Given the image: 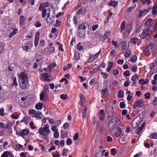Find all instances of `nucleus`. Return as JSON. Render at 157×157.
<instances>
[{
    "mask_svg": "<svg viewBox=\"0 0 157 157\" xmlns=\"http://www.w3.org/2000/svg\"><path fill=\"white\" fill-rule=\"evenodd\" d=\"M18 80L20 87L23 90L26 89L28 84L27 74L24 72H21L19 75Z\"/></svg>",
    "mask_w": 157,
    "mask_h": 157,
    "instance_id": "1",
    "label": "nucleus"
},
{
    "mask_svg": "<svg viewBox=\"0 0 157 157\" xmlns=\"http://www.w3.org/2000/svg\"><path fill=\"white\" fill-rule=\"evenodd\" d=\"M49 125L46 124L43 128L41 127L39 129V133L40 135H42V138L46 140L48 139V134L50 133Z\"/></svg>",
    "mask_w": 157,
    "mask_h": 157,
    "instance_id": "2",
    "label": "nucleus"
},
{
    "mask_svg": "<svg viewBox=\"0 0 157 157\" xmlns=\"http://www.w3.org/2000/svg\"><path fill=\"white\" fill-rule=\"evenodd\" d=\"M156 50L154 45L152 44H149L148 46L145 48L144 50V54L147 56L150 55Z\"/></svg>",
    "mask_w": 157,
    "mask_h": 157,
    "instance_id": "3",
    "label": "nucleus"
},
{
    "mask_svg": "<svg viewBox=\"0 0 157 157\" xmlns=\"http://www.w3.org/2000/svg\"><path fill=\"white\" fill-rule=\"evenodd\" d=\"M33 43L31 41H27L22 44V48L26 51H28L33 47Z\"/></svg>",
    "mask_w": 157,
    "mask_h": 157,
    "instance_id": "4",
    "label": "nucleus"
},
{
    "mask_svg": "<svg viewBox=\"0 0 157 157\" xmlns=\"http://www.w3.org/2000/svg\"><path fill=\"white\" fill-rule=\"evenodd\" d=\"M106 112L108 114V118L110 120L113 117L114 114V111L113 108L111 106H109L107 109Z\"/></svg>",
    "mask_w": 157,
    "mask_h": 157,
    "instance_id": "5",
    "label": "nucleus"
},
{
    "mask_svg": "<svg viewBox=\"0 0 157 157\" xmlns=\"http://www.w3.org/2000/svg\"><path fill=\"white\" fill-rule=\"evenodd\" d=\"M142 120L140 117L138 116H136L132 121V124L133 127L134 128L137 127L141 122Z\"/></svg>",
    "mask_w": 157,
    "mask_h": 157,
    "instance_id": "6",
    "label": "nucleus"
},
{
    "mask_svg": "<svg viewBox=\"0 0 157 157\" xmlns=\"http://www.w3.org/2000/svg\"><path fill=\"white\" fill-rule=\"evenodd\" d=\"M51 10V9L50 8H48L47 10L48 13L47 14L48 17L47 18H49L50 20L52 21L55 18V12L53 11H52V13H51L50 12ZM46 20L47 21V19H46Z\"/></svg>",
    "mask_w": 157,
    "mask_h": 157,
    "instance_id": "7",
    "label": "nucleus"
},
{
    "mask_svg": "<svg viewBox=\"0 0 157 157\" xmlns=\"http://www.w3.org/2000/svg\"><path fill=\"white\" fill-rule=\"evenodd\" d=\"M143 104V102L142 101L140 100L138 101L133 105L132 106V108L133 109H135L137 107H139L140 108L142 106Z\"/></svg>",
    "mask_w": 157,
    "mask_h": 157,
    "instance_id": "8",
    "label": "nucleus"
},
{
    "mask_svg": "<svg viewBox=\"0 0 157 157\" xmlns=\"http://www.w3.org/2000/svg\"><path fill=\"white\" fill-rule=\"evenodd\" d=\"M150 30L149 28H145L143 30L141 35L143 36L144 37H146L150 33Z\"/></svg>",
    "mask_w": 157,
    "mask_h": 157,
    "instance_id": "9",
    "label": "nucleus"
},
{
    "mask_svg": "<svg viewBox=\"0 0 157 157\" xmlns=\"http://www.w3.org/2000/svg\"><path fill=\"white\" fill-rule=\"evenodd\" d=\"M116 125L115 123L112 121L110 122L108 125V129L110 131H112L114 128L115 126Z\"/></svg>",
    "mask_w": 157,
    "mask_h": 157,
    "instance_id": "10",
    "label": "nucleus"
},
{
    "mask_svg": "<svg viewBox=\"0 0 157 157\" xmlns=\"http://www.w3.org/2000/svg\"><path fill=\"white\" fill-rule=\"evenodd\" d=\"M29 130H28L24 129L21 132L19 133V135L21 137L23 136L27 135L29 133Z\"/></svg>",
    "mask_w": 157,
    "mask_h": 157,
    "instance_id": "11",
    "label": "nucleus"
},
{
    "mask_svg": "<svg viewBox=\"0 0 157 157\" xmlns=\"http://www.w3.org/2000/svg\"><path fill=\"white\" fill-rule=\"evenodd\" d=\"M88 23H83L81 25H80L79 26V29L80 30H85L87 27L88 26Z\"/></svg>",
    "mask_w": 157,
    "mask_h": 157,
    "instance_id": "12",
    "label": "nucleus"
},
{
    "mask_svg": "<svg viewBox=\"0 0 157 157\" xmlns=\"http://www.w3.org/2000/svg\"><path fill=\"white\" fill-rule=\"evenodd\" d=\"M146 12L147 11L145 9L144 10H140L139 11V13L138 16V18H140L142 16L145 15L147 13Z\"/></svg>",
    "mask_w": 157,
    "mask_h": 157,
    "instance_id": "13",
    "label": "nucleus"
},
{
    "mask_svg": "<svg viewBox=\"0 0 157 157\" xmlns=\"http://www.w3.org/2000/svg\"><path fill=\"white\" fill-rule=\"evenodd\" d=\"M129 44V42L128 41H125L123 43L121 48L122 51H123L127 47Z\"/></svg>",
    "mask_w": 157,
    "mask_h": 157,
    "instance_id": "14",
    "label": "nucleus"
},
{
    "mask_svg": "<svg viewBox=\"0 0 157 157\" xmlns=\"http://www.w3.org/2000/svg\"><path fill=\"white\" fill-rule=\"evenodd\" d=\"M48 74H47L46 73H44L43 74L42 76L43 78V79H42V78H41V80H46L48 82L51 81L50 79L47 78L48 77Z\"/></svg>",
    "mask_w": 157,
    "mask_h": 157,
    "instance_id": "15",
    "label": "nucleus"
},
{
    "mask_svg": "<svg viewBox=\"0 0 157 157\" xmlns=\"http://www.w3.org/2000/svg\"><path fill=\"white\" fill-rule=\"evenodd\" d=\"M149 81V80L148 79H142L139 80V82L140 84L143 85L145 84H147L148 82Z\"/></svg>",
    "mask_w": 157,
    "mask_h": 157,
    "instance_id": "16",
    "label": "nucleus"
},
{
    "mask_svg": "<svg viewBox=\"0 0 157 157\" xmlns=\"http://www.w3.org/2000/svg\"><path fill=\"white\" fill-rule=\"evenodd\" d=\"M118 2L116 1H111L109 3V5L111 6H113L114 7H115L117 5Z\"/></svg>",
    "mask_w": 157,
    "mask_h": 157,
    "instance_id": "17",
    "label": "nucleus"
},
{
    "mask_svg": "<svg viewBox=\"0 0 157 157\" xmlns=\"http://www.w3.org/2000/svg\"><path fill=\"white\" fill-rule=\"evenodd\" d=\"M80 30L79 29L78 30V35L80 37L82 38L85 36V31Z\"/></svg>",
    "mask_w": 157,
    "mask_h": 157,
    "instance_id": "18",
    "label": "nucleus"
},
{
    "mask_svg": "<svg viewBox=\"0 0 157 157\" xmlns=\"http://www.w3.org/2000/svg\"><path fill=\"white\" fill-rule=\"evenodd\" d=\"M113 63L112 62H109L108 64V67L106 71L108 72H109L110 71L111 68L113 67Z\"/></svg>",
    "mask_w": 157,
    "mask_h": 157,
    "instance_id": "19",
    "label": "nucleus"
},
{
    "mask_svg": "<svg viewBox=\"0 0 157 157\" xmlns=\"http://www.w3.org/2000/svg\"><path fill=\"white\" fill-rule=\"evenodd\" d=\"M55 50L54 47H50L47 48V52L48 54H50L53 52Z\"/></svg>",
    "mask_w": 157,
    "mask_h": 157,
    "instance_id": "20",
    "label": "nucleus"
},
{
    "mask_svg": "<svg viewBox=\"0 0 157 157\" xmlns=\"http://www.w3.org/2000/svg\"><path fill=\"white\" fill-rule=\"evenodd\" d=\"M31 63L30 61L29 60L26 59L24 61L23 64L26 67H29Z\"/></svg>",
    "mask_w": 157,
    "mask_h": 157,
    "instance_id": "21",
    "label": "nucleus"
},
{
    "mask_svg": "<svg viewBox=\"0 0 157 157\" xmlns=\"http://www.w3.org/2000/svg\"><path fill=\"white\" fill-rule=\"evenodd\" d=\"M138 41V39L135 37L132 38L130 40V43L132 44H136Z\"/></svg>",
    "mask_w": 157,
    "mask_h": 157,
    "instance_id": "22",
    "label": "nucleus"
},
{
    "mask_svg": "<svg viewBox=\"0 0 157 157\" xmlns=\"http://www.w3.org/2000/svg\"><path fill=\"white\" fill-rule=\"evenodd\" d=\"M43 106V104L42 103H38L36 104L35 108L37 109L40 110L42 108Z\"/></svg>",
    "mask_w": 157,
    "mask_h": 157,
    "instance_id": "23",
    "label": "nucleus"
},
{
    "mask_svg": "<svg viewBox=\"0 0 157 157\" xmlns=\"http://www.w3.org/2000/svg\"><path fill=\"white\" fill-rule=\"evenodd\" d=\"M152 13L154 15H156L157 13V5L156 4L153 7Z\"/></svg>",
    "mask_w": 157,
    "mask_h": 157,
    "instance_id": "24",
    "label": "nucleus"
},
{
    "mask_svg": "<svg viewBox=\"0 0 157 157\" xmlns=\"http://www.w3.org/2000/svg\"><path fill=\"white\" fill-rule=\"evenodd\" d=\"M99 69V67H96L94 68L92 70H91L90 73V75L92 76L94 74L96 73L98 69Z\"/></svg>",
    "mask_w": 157,
    "mask_h": 157,
    "instance_id": "25",
    "label": "nucleus"
},
{
    "mask_svg": "<svg viewBox=\"0 0 157 157\" xmlns=\"http://www.w3.org/2000/svg\"><path fill=\"white\" fill-rule=\"evenodd\" d=\"M118 94L117 96L118 98H122L124 96V92L122 90H119Z\"/></svg>",
    "mask_w": 157,
    "mask_h": 157,
    "instance_id": "26",
    "label": "nucleus"
},
{
    "mask_svg": "<svg viewBox=\"0 0 157 157\" xmlns=\"http://www.w3.org/2000/svg\"><path fill=\"white\" fill-rule=\"evenodd\" d=\"M17 30L16 29H14L13 32L10 33L9 36V37L10 38L12 37L17 33Z\"/></svg>",
    "mask_w": 157,
    "mask_h": 157,
    "instance_id": "27",
    "label": "nucleus"
},
{
    "mask_svg": "<svg viewBox=\"0 0 157 157\" xmlns=\"http://www.w3.org/2000/svg\"><path fill=\"white\" fill-rule=\"evenodd\" d=\"M131 51L130 50H127L124 54V56L126 57H128L130 55Z\"/></svg>",
    "mask_w": 157,
    "mask_h": 157,
    "instance_id": "28",
    "label": "nucleus"
},
{
    "mask_svg": "<svg viewBox=\"0 0 157 157\" xmlns=\"http://www.w3.org/2000/svg\"><path fill=\"white\" fill-rule=\"evenodd\" d=\"M151 139H157V133L156 132L151 133L150 136Z\"/></svg>",
    "mask_w": 157,
    "mask_h": 157,
    "instance_id": "29",
    "label": "nucleus"
},
{
    "mask_svg": "<svg viewBox=\"0 0 157 157\" xmlns=\"http://www.w3.org/2000/svg\"><path fill=\"white\" fill-rule=\"evenodd\" d=\"M47 10L46 9L44 8L42 11V16L44 18L47 15L48 13H47Z\"/></svg>",
    "mask_w": 157,
    "mask_h": 157,
    "instance_id": "30",
    "label": "nucleus"
},
{
    "mask_svg": "<svg viewBox=\"0 0 157 157\" xmlns=\"http://www.w3.org/2000/svg\"><path fill=\"white\" fill-rule=\"evenodd\" d=\"M80 54L78 52H75V53L74 58L75 60H78L79 59Z\"/></svg>",
    "mask_w": 157,
    "mask_h": 157,
    "instance_id": "31",
    "label": "nucleus"
},
{
    "mask_svg": "<svg viewBox=\"0 0 157 157\" xmlns=\"http://www.w3.org/2000/svg\"><path fill=\"white\" fill-rule=\"evenodd\" d=\"M113 121H115V123L117 125V124H118L119 123H121V120L119 119L117 117H115L113 119Z\"/></svg>",
    "mask_w": 157,
    "mask_h": 157,
    "instance_id": "32",
    "label": "nucleus"
},
{
    "mask_svg": "<svg viewBox=\"0 0 157 157\" xmlns=\"http://www.w3.org/2000/svg\"><path fill=\"white\" fill-rule=\"evenodd\" d=\"M25 21V18L24 17L23 15L21 16L20 18V24L21 25H22L23 23Z\"/></svg>",
    "mask_w": 157,
    "mask_h": 157,
    "instance_id": "33",
    "label": "nucleus"
},
{
    "mask_svg": "<svg viewBox=\"0 0 157 157\" xmlns=\"http://www.w3.org/2000/svg\"><path fill=\"white\" fill-rule=\"evenodd\" d=\"M41 114V113L40 111H36L35 113H34V115L33 116L35 117L36 118H41V117L39 116L40 114Z\"/></svg>",
    "mask_w": 157,
    "mask_h": 157,
    "instance_id": "34",
    "label": "nucleus"
},
{
    "mask_svg": "<svg viewBox=\"0 0 157 157\" xmlns=\"http://www.w3.org/2000/svg\"><path fill=\"white\" fill-rule=\"evenodd\" d=\"M139 79V77L136 75H133L131 78L132 82H136Z\"/></svg>",
    "mask_w": 157,
    "mask_h": 157,
    "instance_id": "35",
    "label": "nucleus"
},
{
    "mask_svg": "<svg viewBox=\"0 0 157 157\" xmlns=\"http://www.w3.org/2000/svg\"><path fill=\"white\" fill-rule=\"evenodd\" d=\"M110 86V83L109 84V86H106V88H105L104 89L102 90L101 91V93L102 94H104L105 93L107 92V89Z\"/></svg>",
    "mask_w": 157,
    "mask_h": 157,
    "instance_id": "36",
    "label": "nucleus"
},
{
    "mask_svg": "<svg viewBox=\"0 0 157 157\" xmlns=\"http://www.w3.org/2000/svg\"><path fill=\"white\" fill-rule=\"evenodd\" d=\"M125 23L126 22L124 21H122L121 25V32H122L123 29H124L125 27Z\"/></svg>",
    "mask_w": 157,
    "mask_h": 157,
    "instance_id": "37",
    "label": "nucleus"
},
{
    "mask_svg": "<svg viewBox=\"0 0 157 157\" xmlns=\"http://www.w3.org/2000/svg\"><path fill=\"white\" fill-rule=\"evenodd\" d=\"M60 98L61 99L63 100H65L68 98V96L66 94H62L60 95Z\"/></svg>",
    "mask_w": 157,
    "mask_h": 157,
    "instance_id": "38",
    "label": "nucleus"
},
{
    "mask_svg": "<svg viewBox=\"0 0 157 157\" xmlns=\"http://www.w3.org/2000/svg\"><path fill=\"white\" fill-rule=\"evenodd\" d=\"M103 128V126L101 124H98L97 127V130L99 132H101Z\"/></svg>",
    "mask_w": 157,
    "mask_h": 157,
    "instance_id": "39",
    "label": "nucleus"
},
{
    "mask_svg": "<svg viewBox=\"0 0 157 157\" xmlns=\"http://www.w3.org/2000/svg\"><path fill=\"white\" fill-rule=\"evenodd\" d=\"M111 154L114 156L116 154V150L115 148H113L111 149Z\"/></svg>",
    "mask_w": 157,
    "mask_h": 157,
    "instance_id": "40",
    "label": "nucleus"
},
{
    "mask_svg": "<svg viewBox=\"0 0 157 157\" xmlns=\"http://www.w3.org/2000/svg\"><path fill=\"white\" fill-rule=\"evenodd\" d=\"M110 32L109 31L106 32L104 34L103 37L104 38V39H106L110 35Z\"/></svg>",
    "mask_w": 157,
    "mask_h": 157,
    "instance_id": "41",
    "label": "nucleus"
},
{
    "mask_svg": "<svg viewBox=\"0 0 157 157\" xmlns=\"http://www.w3.org/2000/svg\"><path fill=\"white\" fill-rule=\"evenodd\" d=\"M125 104L124 102H121L120 103L119 106L120 108L123 109L125 107Z\"/></svg>",
    "mask_w": 157,
    "mask_h": 157,
    "instance_id": "42",
    "label": "nucleus"
},
{
    "mask_svg": "<svg viewBox=\"0 0 157 157\" xmlns=\"http://www.w3.org/2000/svg\"><path fill=\"white\" fill-rule=\"evenodd\" d=\"M95 59H94L93 56H90V57L89 58L88 61L90 63V62H91L93 61Z\"/></svg>",
    "mask_w": 157,
    "mask_h": 157,
    "instance_id": "43",
    "label": "nucleus"
},
{
    "mask_svg": "<svg viewBox=\"0 0 157 157\" xmlns=\"http://www.w3.org/2000/svg\"><path fill=\"white\" fill-rule=\"evenodd\" d=\"M34 25L37 27H40L41 26V24L39 21H37L35 22Z\"/></svg>",
    "mask_w": 157,
    "mask_h": 157,
    "instance_id": "44",
    "label": "nucleus"
},
{
    "mask_svg": "<svg viewBox=\"0 0 157 157\" xmlns=\"http://www.w3.org/2000/svg\"><path fill=\"white\" fill-rule=\"evenodd\" d=\"M54 136L56 138H58L59 137V133L58 131L54 132Z\"/></svg>",
    "mask_w": 157,
    "mask_h": 157,
    "instance_id": "45",
    "label": "nucleus"
},
{
    "mask_svg": "<svg viewBox=\"0 0 157 157\" xmlns=\"http://www.w3.org/2000/svg\"><path fill=\"white\" fill-rule=\"evenodd\" d=\"M44 92H42L40 94V99L41 101L43 100L44 99Z\"/></svg>",
    "mask_w": 157,
    "mask_h": 157,
    "instance_id": "46",
    "label": "nucleus"
},
{
    "mask_svg": "<svg viewBox=\"0 0 157 157\" xmlns=\"http://www.w3.org/2000/svg\"><path fill=\"white\" fill-rule=\"evenodd\" d=\"M77 48L78 50L80 51L82 50L83 48L81 45L80 43H79L78 44H77Z\"/></svg>",
    "mask_w": 157,
    "mask_h": 157,
    "instance_id": "47",
    "label": "nucleus"
},
{
    "mask_svg": "<svg viewBox=\"0 0 157 157\" xmlns=\"http://www.w3.org/2000/svg\"><path fill=\"white\" fill-rule=\"evenodd\" d=\"M4 109L3 108L0 109V114L2 116H3L5 115L4 114Z\"/></svg>",
    "mask_w": 157,
    "mask_h": 157,
    "instance_id": "48",
    "label": "nucleus"
},
{
    "mask_svg": "<svg viewBox=\"0 0 157 157\" xmlns=\"http://www.w3.org/2000/svg\"><path fill=\"white\" fill-rule=\"evenodd\" d=\"M11 116L12 118L15 119H17L19 117V115L18 114L15 115L13 113L11 115Z\"/></svg>",
    "mask_w": 157,
    "mask_h": 157,
    "instance_id": "49",
    "label": "nucleus"
},
{
    "mask_svg": "<svg viewBox=\"0 0 157 157\" xmlns=\"http://www.w3.org/2000/svg\"><path fill=\"white\" fill-rule=\"evenodd\" d=\"M41 4L45 8V7H48L49 6V3L48 2H46L44 3H41Z\"/></svg>",
    "mask_w": 157,
    "mask_h": 157,
    "instance_id": "50",
    "label": "nucleus"
},
{
    "mask_svg": "<svg viewBox=\"0 0 157 157\" xmlns=\"http://www.w3.org/2000/svg\"><path fill=\"white\" fill-rule=\"evenodd\" d=\"M68 132H66L63 134H61V138L62 139H63L65 138H66L68 136Z\"/></svg>",
    "mask_w": 157,
    "mask_h": 157,
    "instance_id": "51",
    "label": "nucleus"
},
{
    "mask_svg": "<svg viewBox=\"0 0 157 157\" xmlns=\"http://www.w3.org/2000/svg\"><path fill=\"white\" fill-rule=\"evenodd\" d=\"M113 139L110 136H108L107 137L106 141L107 142H111L113 141Z\"/></svg>",
    "mask_w": 157,
    "mask_h": 157,
    "instance_id": "52",
    "label": "nucleus"
},
{
    "mask_svg": "<svg viewBox=\"0 0 157 157\" xmlns=\"http://www.w3.org/2000/svg\"><path fill=\"white\" fill-rule=\"evenodd\" d=\"M72 143V140L69 138H68L66 141L67 144L68 145H69Z\"/></svg>",
    "mask_w": 157,
    "mask_h": 157,
    "instance_id": "53",
    "label": "nucleus"
},
{
    "mask_svg": "<svg viewBox=\"0 0 157 157\" xmlns=\"http://www.w3.org/2000/svg\"><path fill=\"white\" fill-rule=\"evenodd\" d=\"M51 129L52 131L53 132H55L57 131H58V129L57 128V127L55 126H52Z\"/></svg>",
    "mask_w": 157,
    "mask_h": 157,
    "instance_id": "54",
    "label": "nucleus"
},
{
    "mask_svg": "<svg viewBox=\"0 0 157 157\" xmlns=\"http://www.w3.org/2000/svg\"><path fill=\"white\" fill-rule=\"evenodd\" d=\"M69 126V123L66 122L63 125V127L64 129H67Z\"/></svg>",
    "mask_w": 157,
    "mask_h": 157,
    "instance_id": "55",
    "label": "nucleus"
},
{
    "mask_svg": "<svg viewBox=\"0 0 157 157\" xmlns=\"http://www.w3.org/2000/svg\"><path fill=\"white\" fill-rule=\"evenodd\" d=\"M78 138V133H76L74 137H73V140H77Z\"/></svg>",
    "mask_w": 157,
    "mask_h": 157,
    "instance_id": "56",
    "label": "nucleus"
},
{
    "mask_svg": "<svg viewBox=\"0 0 157 157\" xmlns=\"http://www.w3.org/2000/svg\"><path fill=\"white\" fill-rule=\"evenodd\" d=\"M96 81V78H94L92 79L89 82V84L90 85H93L94 83Z\"/></svg>",
    "mask_w": 157,
    "mask_h": 157,
    "instance_id": "57",
    "label": "nucleus"
},
{
    "mask_svg": "<svg viewBox=\"0 0 157 157\" xmlns=\"http://www.w3.org/2000/svg\"><path fill=\"white\" fill-rule=\"evenodd\" d=\"M98 27V25H94L92 28V29L93 31H94L95 30H96Z\"/></svg>",
    "mask_w": 157,
    "mask_h": 157,
    "instance_id": "58",
    "label": "nucleus"
},
{
    "mask_svg": "<svg viewBox=\"0 0 157 157\" xmlns=\"http://www.w3.org/2000/svg\"><path fill=\"white\" fill-rule=\"evenodd\" d=\"M36 111L35 110H30L29 111L28 113L29 114H32L33 116H34L33 115L35 113Z\"/></svg>",
    "mask_w": 157,
    "mask_h": 157,
    "instance_id": "59",
    "label": "nucleus"
},
{
    "mask_svg": "<svg viewBox=\"0 0 157 157\" xmlns=\"http://www.w3.org/2000/svg\"><path fill=\"white\" fill-rule=\"evenodd\" d=\"M101 74L103 76V78H107L108 76V74L105 72H101Z\"/></svg>",
    "mask_w": 157,
    "mask_h": 157,
    "instance_id": "60",
    "label": "nucleus"
},
{
    "mask_svg": "<svg viewBox=\"0 0 157 157\" xmlns=\"http://www.w3.org/2000/svg\"><path fill=\"white\" fill-rule=\"evenodd\" d=\"M124 74L126 76H128L130 75V73L129 71H126L124 72Z\"/></svg>",
    "mask_w": 157,
    "mask_h": 157,
    "instance_id": "61",
    "label": "nucleus"
},
{
    "mask_svg": "<svg viewBox=\"0 0 157 157\" xmlns=\"http://www.w3.org/2000/svg\"><path fill=\"white\" fill-rule=\"evenodd\" d=\"M152 103L154 106L157 104V99L156 97H155V99L153 101Z\"/></svg>",
    "mask_w": 157,
    "mask_h": 157,
    "instance_id": "62",
    "label": "nucleus"
},
{
    "mask_svg": "<svg viewBox=\"0 0 157 157\" xmlns=\"http://www.w3.org/2000/svg\"><path fill=\"white\" fill-rule=\"evenodd\" d=\"M40 34V33L39 32H37L35 34V39H36V38L37 39H39V36Z\"/></svg>",
    "mask_w": 157,
    "mask_h": 157,
    "instance_id": "63",
    "label": "nucleus"
},
{
    "mask_svg": "<svg viewBox=\"0 0 157 157\" xmlns=\"http://www.w3.org/2000/svg\"><path fill=\"white\" fill-rule=\"evenodd\" d=\"M121 133L122 132L117 131L115 133V135L117 137H118L121 135Z\"/></svg>",
    "mask_w": 157,
    "mask_h": 157,
    "instance_id": "64",
    "label": "nucleus"
}]
</instances>
